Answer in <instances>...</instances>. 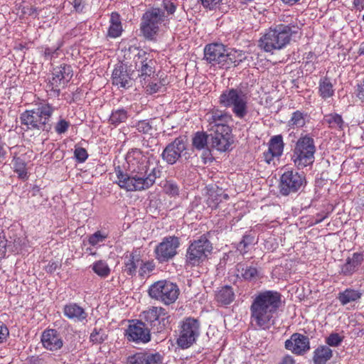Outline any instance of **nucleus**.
I'll use <instances>...</instances> for the list:
<instances>
[{"label": "nucleus", "mask_w": 364, "mask_h": 364, "mask_svg": "<svg viewBox=\"0 0 364 364\" xmlns=\"http://www.w3.org/2000/svg\"><path fill=\"white\" fill-rule=\"evenodd\" d=\"M225 58L223 68H228L231 65H239L246 58V56L242 50L226 48Z\"/></svg>", "instance_id": "obj_27"}, {"label": "nucleus", "mask_w": 364, "mask_h": 364, "mask_svg": "<svg viewBox=\"0 0 364 364\" xmlns=\"http://www.w3.org/2000/svg\"><path fill=\"white\" fill-rule=\"evenodd\" d=\"M165 12L159 8H151L145 11L140 23V31L143 36L149 41L156 39L161 28L165 25Z\"/></svg>", "instance_id": "obj_7"}, {"label": "nucleus", "mask_w": 364, "mask_h": 364, "mask_svg": "<svg viewBox=\"0 0 364 364\" xmlns=\"http://www.w3.org/2000/svg\"><path fill=\"white\" fill-rule=\"evenodd\" d=\"M211 136V146L219 151L229 149L232 140L231 132H209Z\"/></svg>", "instance_id": "obj_23"}, {"label": "nucleus", "mask_w": 364, "mask_h": 364, "mask_svg": "<svg viewBox=\"0 0 364 364\" xmlns=\"http://www.w3.org/2000/svg\"><path fill=\"white\" fill-rule=\"evenodd\" d=\"M281 303V294L277 291L259 293L250 306L252 323L262 329L269 328L274 324Z\"/></svg>", "instance_id": "obj_2"}, {"label": "nucleus", "mask_w": 364, "mask_h": 364, "mask_svg": "<svg viewBox=\"0 0 364 364\" xmlns=\"http://www.w3.org/2000/svg\"><path fill=\"white\" fill-rule=\"evenodd\" d=\"M200 322L198 319L188 317L181 324L179 336L177 339L178 346L188 348L191 346L200 335Z\"/></svg>", "instance_id": "obj_10"}, {"label": "nucleus", "mask_w": 364, "mask_h": 364, "mask_svg": "<svg viewBox=\"0 0 364 364\" xmlns=\"http://www.w3.org/2000/svg\"><path fill=\"white\" fill-rule=\"evenodd\" d=\"M363 256L360 253H354L351 257H348L346 263L341 267V273L346 276L353 274L361 264Z\"/></svg>", "instance_id": "obj_26"}, {"label": "nucleus", "mask_w": 364, "mask_h": 364, "mask_svg": "<svg viewBox=\"0 0 364 364\" xmlns=\"http://www.w3.org/2000/svg\"><path fill=\"white\" fill-rule=\"evenodd\" d=\"M75 156L79 162H84L87 156V152L85 149L82 147H77L75 149Z\"/></svg>", "instance_id": "obj_51"}, {"label": "nucleus", "mask_w": 364, "mask_h": 364, "mask_svg": "<svg viewBox=\"0 0 364 364\" xmlns=\"http://www.w3.org/2000/svg\"><path fill=\"white\" fill-rule=\"evenodd\" d=\"M179 288L176 284L168 280H159L152 284L148 290L151 298L166 305L176 301L179 295Z\"/></svg>", "instance_id": "obj_8"}, {"label": "nucleus", "mask_w": 364, "mask_h": 364, "mask_svg": "<svg viewBox=\"0 0 364 364\" xmlns=\"http://www.w3.org/2000/svg\"><path fill=\"white\" fill-rule=\"evenodd\" d=\"M6 242L4 240L0 241V259L6 256Z\"/></svg>", "instance_id": "obj_61"}, {"label": "nucleus", "mask_w": 364, "mask_h": 364, "mask_svg": "<svg viewBox=\"0 0 364 364\" xmlns=\"http://www.w3.org/2000/svg\"><path fill=\"white\" fill-rule=\"evenodd\" d=\"M131 64L129 68H132ZM134 75V70H127L126 65L122 63L117 65L112 72V84L123 88H128L132 85V79Z\"/></svg>", "instance_id": "obj_16"}, {"label": "nucleus", "mask_w": 364, "mask_h": 364, "mask_svg": "<svg viewBox=\"0 0 364 364\" xmlns=\"http://www.w3.org/2000/svg\"><path fill=\"white\" fill-rule=\"evenodd\" d=\"M248 101L247 93L240 87L227 89L219 97L220 105L230 108L235 116L240 119L248 113Z\"/></svg>", "instance_id": "obj_5"}, {"label": "nucleus", "mask_w": 364, "mask_h": 364, "mask_svg": "<svg viewBox=\"0 0 364 364\" xmlns=\"http://www.w3.org/2000/svg\"><path fill=\"white\" fill-rule=\"evenodd\" d=\"M64 73L66 74V72L64 71ZM68 82H69L68 72L67 73V75H65V76H63V77H60V75H58L53 71V77L49 80V82L48 84V88L58 94L60 87H64Z\"/></svg>", "instance_id": "obj_34"}, {"label": "nucleus", "mask_w": 364, "mask_h": 364, "mask_svg": "<svg viewBox=\"0 0 364 364\" xmlns=\"http://www.w3.org/2000/svg\"><path fill=\"white\" fill-rule=\"evenodd\" d=\"M305 124V118L304 114L300 111H296L292 114V117L289 122V126L292 128L302 127Z\"/></svg>", "instance_id": "obj_42"}, {"label": "nucleus", "mask_w": 364, "mask_h": 364, "mask_svg": "<svg viewBox=\"0 0 364 364\" xmlns=\"http://www.w3.org/2000/svg\"><path fill=\"white\" fill-rule=\"evenodd\" d=\"M136 53L133 58V66L137 72V76L145 80L154 73V61L150 54L145 50L136 48Z\"/></svg>", "instance_id": "obj_15"}, {"label": "nucleus", "mask_w": 364, "mask_h": 364, "mask_svg": "<svg viewBox=\"0 0 364 364\" xmlns=\"http://www.w3.org/2000/svg\"><path fill=\"white\" fill-rule=\"evenodd\" d=\"M56 108L49 103H40L31 110L21 114L20 120L25 130L48 131L51 128L50 118Z\"/></svg>", "instance_id": "obj_4"}, {"label": "nucleus", "mask_w": 364, "mask_h": 364, "mask_svg": "<svg viewBox=\"0 0 364 364\" xmlns=\"http://www.w3.org/2000/svg\"><path fill=\"white\" fill-rule=\"evenodd\" d=\"M324 122L328 124V127L338 131L343 130L346 124L341 115L337 113H331L324 116Z\"/></svg>", "instance_id": "obj_33"}, {"label": "nucleus", "mask_w": 364, "mask_h": 364, "mask_svg": "<svg viewBox=\"0 0 364 364\" xmlns=\"http://www.w3.org/2000/svg\"><path fill=\"white\" fill-rule=\"evenodd\" d=\"M207 204L212 208H216L220 203L228 199V194L225 193L221 188H211L208 193Z\"/></svg>", "instance_id": "obj_30"}, {"label": "nucleus", "mask_w": 364, "mask_h": 364, "mask_svg": "<svg viewBox=\"0 0 364 364\" xmlns=\"http://www.w3.org/2000/svg\"><path fill=\"white\" fill-rule=\"evenodd\" d=\"M212 250V244L205 235H203L198 239L194 240L186 251V259L187 264L198 266L207 259Z\"/></svg>", "instance_id": "obj_9"}, {"label": "nucleus", "mask_w": 364, "mask_h": 364, "mask_svg": "<svg viewBox=\"0 0 364 364\" xmlns=\"http://www.w3.org/2000/svg\"><path fill=\"white\" fill-rule=\"evenodd\" d=\"M53 71L57 73L58 75H60V77H63V76H65V73L68 72L69 73V80L71 79L73 76V70L70 65H61L60 66L56 67L54 68Z\"/></svg>", "instance_id": "obj_47"}, {"label": "nucleus", "mask_w": 364, "mask_h": 364, "mask_svg": "<svg viewBox=\"0 0 364 364\" xmlns=\"http://www.w3.org/2000/svg\"><path fill=\"white\" fill-rule=\"evenodd\" d=\"M205 119L208 132H232L228 124L232 122V116L225 111L213 109L205 114Z\"/></svg>", "instance_id": "obj_13"}, {"label": "nucleus", "mask_w": 364, "mask_h": 364, "mask_svg": "<svg viewBox=\"0 0 364 364\" xmlns=\"http://www.w3.org/2000/svg\"><path fill=\"white\" fill-rule=\"evenodd\" d=\"M318 92L320 96L324 100L333 95L334 90L329 79L326 77L321 79L318 86Z\"/></svg>", "instance_id": "obj_38"}, {"label": "nucleus", "mask_w": 364, "mask_h": 364, "mask_svg": "<svg viewBox=\"0 0 364 364\" xmlns=\"http://www.w3.org/2000/svg\"><path fill=\"white\" fill-rule=\"evenodd\" d=\"M234 291L232 287L229 286L222 287L215 295L218 302L223 305L231 303L234 299Z\"/></svg>", "instance_id": "obj_37"}, {"label": "nucleus", "mask_w": 364, "mask_h": 364, "mask_svg": "<svg viewBox=\"0 0 364 364\" xmlns=\"http://www.w3.org/2000/svg\"><path fill=\"white\" fill-rule=\"evenodd\" d=\"M284 147V143L282 136H273L268 143L267 151L263 154L264 160L267 164H271L274 158H279L282 155Z\"/></svg>", "instance_id": "obj_21"}, {"label": "nucleus", "mask_w": 364, "mask_h": 364, "mask_svg": "<svg viewBox=\"0 0 364 364\" xmlns=\"http://www.w3.org/2000/svg\"><path fill=\"white\" fill-rule=\"evenodd\" d=\"M107 237V234L103 233L101 231H97L94 234L89 236L88 242L91 245L96 246L100 243L103 242Z\"/></svg>", "instance_id": "obj_45"}, {"label": "nucleus", "mask_w": 364, "mask_h": 364, "mask_svg": "<svg viewBox=\"0 0 364 364\" xmlns=\"http://www.w3.org/2000/svg\"><path fill=\"white\" fill-rule=\"evenodd\" d=\"M13 168L15 173L21 179H26L28 178V172L26 170V164L25 161L21 157L14 156L12 160Z\"/></svg>", "instance_id": "obj_39"}, {"label": "nucleus", "mask_w": 364, "mask_h": 364, "mask_svg": "<svg viewBox=\"0 0 364 364\" xmlns=\"http://www.w3.org/2000/svg\"><path fill=\"white\" fill-rule=\"evenodd\" d=\"M151 330L142 321L130 324L127 330V339L136 343H147L151 339Z\"/></svg>", "instance_id": "obj_18"}, {"label": "nucleus", "mask_w": 364, "mask_h": 364, "mask_svg": "<svg viewBox=\"0 0 364 364\" xmlns=\"http://www.w3.org/2000/svg\"><path fill=\"white\" fill-rule=\"evenodd\" d=\"M64 73L66 74V72L64 71ZM68 82H69L68 72L67 73V75H65V76H63V77H60V75H58L53 71V77L49 80V82L48 84V88L58 94L60 87H64Z\"/></svg>", "instance_id": "obj_35"}, {"label": "nucleus", "mask_w": 364, "mask_h": 364, "mask_svg": "<svg viewBox=\"0 0 364 364\" xmlns=\"http://www.w3.org/2000/svg\"><path fill=\"white\" fill-rule=\"evenodd\" d=\"M180 244V240L176 236L164 237L154 248L155 258L160 263L168 262L177 255Z\"/></svg>", "instance_id": "obj_12"}, {"label": "nucleus", "mask_w": 364, "mask_h": 364, "mask_svg": "<svg viewBox=\"0 0 364 364\" xmlns=\"http://www.w3.org/2000/svg\"><path fill=\"white\" fill-rule=\"evenodd\" d=\"M295 360L290 355H286L283 358L282 360L279 364H294Z\"/></svg>", "instance_id": "obj_63"}, {"label": "nucleus", "mask_w": 364, "mask_h": 364, "mask_svg": "<svg viewBox=\"0 0 364 364\" xmlns=\"http://www.w3.org/2000/svg\"><path fill=\"white\" fill-rule=\"evenodd\" d=\"M161 6L163 11H166L167 15H172L176 10V4L171 0H163Z\"/></svg>", "instance_id": "obj_48"}, {"label": "nucleus", "mask_w": 364, "mask_h": 364, "mask_svg": "<svg viewBox=\"0 0 364 364\" xmlns=\"http://www.w3.org/2000/svg\"><path fill=\"white\" fill-rule=\"evenodd\" d=\"M9 335V331L6 326L0 321V343L4 342Z\"/></svg>", "instance_id": "obj_55"}, {"label": "nucleus", "mask_w": 364, "mask_h": 364, "mask_svg": "<svg viewBox=\"0 0 364 364\" xmlns=\"http://www.w3.org/2000/svg\"><path fill=\"white\" fill-rule=\"evenodd\" d=\"M193 146L198 150L204 149L207 145V135L204 133L197 132L192 140Z\"/></svg>", "instance_id": "obj_43"}, {"label": "nucleus", "mask_w": 364, "mask_h": 364, "mask_svg": "<svg viewBox=\"0 0 364 364\" xmlns=\"http://www.w3.org/2000/svg\"><path fill=\"white\" fill-rule=\"evenodd\" d=\"M6 144L3 141L2 136L0 134V163H1L6 158Z\"/></svg>", "instance_id": "obj_58"}, {"label": "nucleus", "mask_w": 364, "mask_h": 364, "mask_svg": "<svg viewBox=\"0 0 364 364\" xmlns=\"http://www.w3.org/2000/svg\"><path fill=\"white\" fill-rule=\"evenodd\" d=\"M252 242V238L248 236H245L243 240L238 244L237 250L242 253L244 254L246 252L247 246Z\"/></svg>", "instance_id": "obj_53"}, {"label": "nucleus", "mask_w": 364, "mask_h": 364, "mask_svg": "<svg viewBox=\"0 0 364 364\" xmlns=\"http://www.w3.org/2000/svg\"><path fill=\"white\" fill-rule=\"evenodd\" d=\"M124 272L129 276H133L141 262L140 257L136 252H132L124 256Z\"/></svg>", "instance_id": "obj_29"}, {"label": "nucleus", "mask_w": 364, "mask_h": 364, "mask_svg": "<svg viewBox=\"0 0 364 364\" xmlns=\"http://www.w3.org/2000/svg\"><path fill=\"white\" fill-rule=\"evenodd\" d=\"M285 348L296 355H303L310 349L309 338L301 333H293L285 341Z\"/></svg>", "instance_id": "obj_20"}, {"label": "nucleus", "mask_w": 364, "mask_h": 364, "mask_svg": "<svg viewBox=\"0 0 364 364\" xmlns=\"http://www.w3.org/2000/svg\"><path fill=\"white\" fill-rule=\"evenodd\" d=\"M333 355L331 349L326 346H318L314 352V364H326Z\"/></svg>", "instance_id": "obj_31"}, {"label": "nucleus", "mask_w": 364, "mask_h": 364, "mask_svg": "<svg viewBox=\"0 0 364 364\" xmlns=\"http://www.w3.org/2000/svg\"><path fill=\"white\" fill-rule=\"evenodd\" d=\"M126 172L118 171L117 183L127 191H141L151 188L161 176V166L157 159L139 149L129 150L126 155Z\"/></svg>", "instance_id": "obj_1"}, {"label": "nucleus", "mask_w": 364, "mask_h": 364, "mask_svg": "<svg viewBox=\"0 0 364 364\" xmlns=\"http://www.w3.org/2000/svg\"><path fill=\"white\" fill-rule=\"evenodd\" d=\"M135 127L138 132L143 134H151V132L152 131L151 125L146 120L138 122Z\"/></svg>", "instance_id": "obj_46"}, {"label": "nucleus", "mask_w": 364, "mask_h": 364, "mask_svg": "<svg viewBox=\"0 0 364 364\" xmlns=\"http://www.w3.org/2000/svg\"><path fill=\"white\" fill-rule=\"evenodd\" d=\"M161 88H162V85L161 83L158 84V83L151 82L146 87V92L149 94H154V93L161 91Z\"/></svg>", "instance_id": "obj_57"}, {"label": "nucleus", "mask_w": 364, "mask_h": 364, "mask_svg": "<svg viewBox=\"0 0 364 364\" xmlns=\"http://www.w3.org/2000/svg\"><path fill=\"white\" fill-rule=\"evenodd\" d=\"M305 182V177L294 171H285L280 178L279 192L282 196H289L297 192Z\"/></svg>", "instance_id": "obj_14"}, {"label": "nucleus", "mask_w": 364, "mask_h": 364, "mask_svg": "<svg viewBox=\"0 0 364 364\" xmlns=\"http://www.w3.org/2000/svg\"><path fill=\"white\" fill-rule=\"evenodd\" d=\"M316 146L312 137L305 135L300 137L293 149L291 161L298 169L311 166L315 160Z\"/></svg>", "instance_id": "obj_6"}, {"label": "nucleus", "mask_w": 364, "mask_h": 364, "mask_svg": "<svg viewBox=\"0 0 364 364\" xmlns=\"http://www.w3.org/2000/svg\"><path fill=\"white\" fill-rule=\"evenodd\" d=\"M63 314L69 319L77 322L87 321V314L85 309L75 303H70L63 307Z\"/></svg>", "instance_id": "obj_25"}, {"label": "nucleus", "mask_w": 364, "mask_h": 364, "mask_svg": "<svg viewBox=\"0 0 364 364\" xmlns=\"http://www.w3.org/2000/svg\"><path fill=\"white\" fill-rule=\"evenodd\" d=\"M186 140L182 137L176 138L170 143L162 152L161 156L169 164H173L186 150Z\"/></svg>", "instance_id": "obj_19"}, {"label": "nucleus", "mask_w": 364, "mask_h": 364, "mask_svg": "<svg viewBox=\"0 0 364 364\" xmlns=\"http://www.w3.org/2000/svg\"><path fill=\"white\" fill-rule=\"evenodd\" d=\"M92 269L97 275L102 277H107L110 272V269L109 268L107 264L105 262L101 260L95 262L93 264Z\"/></svg>", "instance_id": "obj_41"}, {"label": "nucleus", "mask_w": 364, "mask_h": 364, "mask_svg": "<svg viewBox=\"0 0 364 364\" xmlns=\"http://www.w3.org/2000/svg\"><path fill=\"white\" fill-rule=\"evenodd\" d=\"M167 193L171 195H177L178 193V188L177 186L170 183L166 186Z\"/></svg>", "instance_id": "obj_59"}, {"label": "nucleus", "mask_w": 364, "mask_h": 364, "mask_svg": "<svg viewBox=\"0 0 364 364\" xmlns=\"http://www.w3.org/2000/svg\"><path fill=\"white\" fill-rule=\"evenodd\" d=\"M122 26L119 15L112 13L110 17V26L108 30V36L111 38H117L121 35Z\"/></svg>", "instance_id": "obj_36"}, {"label": "nucleus", "mask_w": 364, "mask_h": 364, "mask_svg": "<svg viewBox=\"0 0 364 364\" xmlns=\"http://www.w3.org/2000/svg\"><path fill=\"white\" fill-rule=\"evenodd\" d=\"M362 296V293L353 289H346L338 295V299L343 306L350 302L358 301Z\"/></svg>", "instance_id": "obj_32"}, {"label": "nucleus", "mask_w": 364, "mask_h": 364, "mask_svg": "<svg viewBox=\"0 0 364 364\" xmlns=\"http://www.w3.org/2000/svg\"><path fill=\"white\" fill-rule=\"evenodd\" d=\"M140 268H139V275L141 277H145L149 275L151 272H152L155 269V263L153 260L146 261L143 262L141 260L139 262Z\"/></svg>", "instance_id": "obj_44"}, {"label": "nucleus", "mask_w": 364, "mask_h": 364, "mask_svg": "<svg viewBox=\"0 0 364 364\" xmlns=\"http://www.w3.org/2000/svg\"><path fill=\"white\" fill-rule=\"evenodd\" d=\"M128 118L127 111L124 109H117L116 110H113L109 119V122L114 127L118 126L119 124L126 122Z\"/></svg>", "instance_id": "obj_40"}, {"label": "nucleus", "mask_w": 364, "mask_h": 364, "mask_svg": "<svg viewBox=\"0 0 364 364\" xmlns=\"http://www.w3.org/2000/svg\"><path fill=\"white\" fill-rule=\"evenodd\" d=\"M70 126V123L65 119H60L55 125V129L58 134L65 133Z\"/></svg>", "instance_id": "obj_52"}, {"label": "nucleus", "mask_w": 364, "mask_h": 364, "mask_svg": "<svg viewBox=\"0 0 364 364\" xmlns=\"http://www.w3.org/2000/svg\"><path fill=\"white\" fill-rule=\"evenodd\" d=\"M343 341L342 337L338 333H331L326 338V343L331 346H338Z\"/></svg>", "instance_id": "obj_50"}, {"label": "nucleus", "mask_w": 364, "mask_h": 364, "mask_svg": "<svg viewBox=\"0 0 364 364\" xmlns=\"http://www.w3.org/2000/svg\"><path fill=\"white\" fill-rule=\"evenodd\" d=\"M281 16L279 20L288 23L274 24L260 38L259 46L266 52L281 50L290 43L292 35L298 33L299 27L296 22H289Z\"/></svg>", "instance_id": "obj_3"}, {"label": "nucleus", "mask_w": 364, "mask_h": 364, "mask_svg": "<svg viewBox=\"0 0 364 364\" xmlns=\"http://www.w3.org/2000/svg\"><path fill=\"white\" fill-rule=\"evenodd\" d=\"M353 6L358 11L364 9V0H353Z\"/></svg>", "instance_id": "obj_62"}, {"label": "nucleus", "mask_w": 364, "mask_h": 364, "mask_svg": "<svg viewBox=\"0 0 364 364\" xmlns=\"http://www.w3.org/2000/svg\"><path fill=\"white\" fill-rule=\"evenodd\" d=\"M144 318L153 333H161L170 323L169 316L162 307L153 306L143 312Z\"/></svg>", "instance_id": "obj_11"}, {"label": "nucleus", "mask_w": 364, "mask_h": 364, "mask_svg": "<svg viewBox=\"0 0 364 364\" xmlns=\"http://www.w3.org/2000/svg\"><path fill=\"white\" fill-rule=\"evenodd\" d=\"M41 343L46 349L55 351L63 346L62 337L55 329L45 330L41 336Z\"/></svg>", "instance_id": "obj_22"}, {"label": "nucleus", "mask_w": 364, "mask_h": 364, "mask_svg": "<svg viewBox=\"0 0 364 364\" xmlns=\"http://www.w3.org/2000/svg\"><path fill=\"white\" fill-rule=\"evenodd\" d=\"M90 341L94 343H102L104 341V338L101 333V330L97 331L95 329L90 334Z\"/></svg>", "instance_id": "obj_54"}, {"label": "nucleus", "mask_w": 364, "mask_h": 364, "mask_svg": "<svg viewBox=\"0 0 364 364\" xmlns=\"http://www.w3.org/2000/svg\"><path fill=\"white\" fill-rule=\"evenodd\" d=\"M73 6L77 11H82L84 7L83 0H73Z\"/></svg>", "instance_id": "obj_60"}, {"label": "nucleus", "mask_w": 364, "mask_h": 364, "mask_svg": "<svg viewBox=\"0 0 364 364\" xmlns=\"http://www.w3.org/2000/svg\"><path fill=\"white\" fill-rule=\"evenodd\" d=\"M226 48L222 43H210L204 48V55L205 60L213 65H218L220 67H224Z\"/></svg>", "instance_id": "obj_17"}, {"label": "nucleus", "mask_w": 364, "mask_h": 364, "mask_svg": "<svg viewBox=\"0 0 364 364\" xmlns=\"http://www.w3.org/2000/svg\"><path fill=\"white\" fill-rule=\"evenodd\" d=\"M237 271L240 273L242 278L247 282H255L260 278L259 271L254 267L237 264Z\"/></svg>", "instance_id": "obj_28"}, {"label": "nucleus", "mask_w": 364, "mask_h": 364, "mask_svg": "<svg viewBox=\"0 0 364 364\" xmlns=\"http://www.w3.org/2000/svg\"><path fill=\"white\" fill-rule=\"evenodd\" d=\"M57 49L55 50H53L50 48H47L45 49V51H44V54H45V56L46 57H48V56H51L53 57L54 55V54H56L57 53Z\"/></svg>", "instance_id": "obj_64"}, {"label": "nucleus", "mask_w": 364, "mask_h": 364, "mask_svg": "<svg viewBox=\"0 0 364 364\" xmlns=\"http://www.w3.org/2000/svg\"><path fill=\"white\" fill-rule=\"evenodd\" d=\"M355 95L360 100L364 102V79L357 85Z\"/></svg>", "instance_id": "obj_56"}, {"label": "nucleus", "mask_w": 364, "mask_h": 364, "mask_svg": "<svg viewBox=\"0 0 364 364\" xmlns=\"http://www.w3.org/2000/svg\"><path fill=\"white\" fill-rule=\"evenodd\" d=\"M161 356L159 353H137L127 358V364H159Z\"/></svg>", "instance_id": "obj_24"}, {"label": "nucleus", "mask_w": 364, "mask_h": 364, "mask_svg": "<svg viewBox=\"0 0 364 364\" xmlns=\"http://www.w3.org/2000/svg\"><path fill=\"white\" fill-rule=\"evenodd\" d=\"M222 0H201L204 9L213 11L220 4Z\"/></svg>", "instance_id": "obj_49"}]
</instances>
